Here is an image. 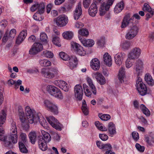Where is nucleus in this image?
Wrapping results in <instances>:
<instances>
[{
	"label": "nucleus",
	"mask_w": 154,
	"mask_h": 154,
	"mask_svg": "<svg viewBox=\"0 0 154 154\" xmlns=\"http://www.w3.org/2000/svg\"><path fill=\"white\" fill-rule=\"evenodd\" d=\"M45 5L43 2L40 3L36 2L30 8V10H44Z\"/></svg>",
	"instance_id": "obj_27"
},
{
	"label": "nucleus",
	"mask_w": 154,
	"mask_h": 154,
	"mask_svg": "<svg viewBox=\"0 0 154 154\" xmlns=\"http://www.w3.org/2000/svg\"><path fill=\"white\" fill-rule=\"evenodd\" d=\"M144 79L149 85L152 86L154 85V80L151 75L149 73H147L145 75Z\"/></svg>",
	"instance_id": "obj_26"
},
{
	"label": "nucleus",
	"mask_w": 154,
	"mask_h": 154,
	"mask_svg": "<svg viewBox=\"0 0 154 154\" xmlns=\"http://www.w3.org/2000/svg\"><path fill=\"white\" fill-rule=\"evenodd\" d=\"M46 91L51 95L58 97V88L54 85H48L46 87Z\"/></svg>",
	"instance_id": "obj_13"
},
{
	"label": "nucleus",
	"mask_w": 154,
	"mask_h": 154,
	"mask_svg": "<svg viewBox=\"0 0 154 154\" xmlns=\"http://www.w3.org/2000/svg\"><path fill=\"white\" fill-rule=\"evenodd\" d=\"M97 43L98 45L100 46H103L105 43V38L104 37H102L98 39Z\"/></svg>",
	"instance_id": "obj_49"
},
{
	"label": "nucleus",
	"mask_w": 154,
	"mask_h": 154,
	"mask_svg": "<svg viewBox=\"0 0 154 154\" xmlns=\"http://www.w3.org/2000/svg\"><path fill=\"white\" fill-rule=\"evenodd\" d=\"M114 1V0H108L106 2L101 3L100 6L101 10H109Z\"/></svg>",
	"instance_id": "obj_20"
},
{
	"label": "nucleus",
	"mask_w": 154,
	"mask_h": 154,
	"mask_svg": "<svg viewBox=\"0 0 154 154\" xmlns=\"http://www.w3.org/2000/svg\"><path fill=\"white\" fill-rule=\"evenodd\" d=\"M141 53V50L138 47H136L133 48L129 53V57L132 60L138 58Z\"/></svg>",
	"instance_id": "obj_9"
},
{
	"label": "nucleus",
	"mask_w": 154,
	"mask_h": 154,
	"mask_svg": "<svg viewBox=\"0 0 154 154\" xmlns=\"http://www.w3.org/2000/svg\"><path fill=\"white\" fill-rule=\"evenodd\" d=\"M71 45L72 47L75 49L78 54L81 56H84L85 54V51L83 47L80 45L75 42H72Z\"/></svg>",
	"instance_id": "obj_10"
},
{
	"label": "nucleus",
	"mask_w": 154,
	"mask_h": 154,
	"mask_svg": "<svg viewBox=\"0 0 154 154\" xmlns=\"http://www.w3.org/2000/svg\"><path fill=\"white\" fill-rule=\"evenodd\" d=\"M131 60H132L128 56L125 62L126 66L127 68L131 67L133 64L132 62L131 61Z\"/></svg>",
	"instance_id": "obj_51"
},
{
	"label": "nucleus",
	"mask_w": 154,
	"mask_h": 154,
	"mask_svg": "<svg viewBox=\"0 0 154 154\" xmlns=\"http://www.w3.org/2000/svg\"><path fill=\"white\" fill-rule=\"evenodd\" d=\"M111 145L109 143L104 144L102 148V149L104 150L110 151L112 149Z\"/></svg>",
	"instance_id": "obj_53"
},
{
	"label": "nucleus",
	"mask_w": 154,
	"mask_h": 154,
	"mask_svg": "<svg viewBox=\"0 0 154 154\" xmlns=\"http://www.w3.org/2000/svg\"><path fill=\"white\" fill-rule=\"evenodd\" d=\"M124 3L123 2L117 4L115 6L114 10H123L124 9Z\"/></svg>",
	"instance_id": "obj_52"
},
{
	"label": "nucleus",
	"mask_w": 154,
	"mask_h": 154,
	"mask_svg": "<svg viewBox=\"0 0 154 154\" xmlns=\"http://www.w3.org/2000/svg\"><path fill=\"white\" fill-rule=\"evenodd\" d=\"M91 68L94 70H98L100 67V63L98 59L95 58L93 59L90 63Z\"/></svg>",
	"instance_id": "obj_18"
},
{
	"label": "nucleus",
	"mask_w": 154,
	"mask_h": 154,
	"mask_svg": "<svg viewBox=\"0 0 154 154\" xmlns=\"http://www.w3.org/2000/svg\"><path fill=\"white\" fill-rule=\"evenodd\" d=\"M43 55L45 57L49 58H51L54 56L53 54L51 52L48 51H45L42 52Z\"/></svg>",
	"instance_id": "obj_48"
},
{
	"label": "nucleus",
	"mask_w": 154,
	"mask_h": 154,
	"mask_svg": "<svg viewBox=\"0 0 154 154\" xmlns=\"http://www.w3.org/2000/svg\"><path fill=\"white\" fill-rule=\"evenodd\" d=\"M140 107L143 113L146 116H149L150 115V112L149 110L143 104L140 105Z\"/></svg>",
	"instance_id": "obj_39"
},
{
	"label": "nucleus",
	"mask_w": 154,
	"mask_h": 154,
	"mask_svg": "<svg viewBox=\"0 0 154 154\" xmlns=\"http://www.w3.org/2000/svg\"><path fill=\"white\" fill-rule=\"evenodd\" d=\"M99 116L102 120L105 121H107L111 118L109 114H100Z\"/></svg>",
	"instance_id": "obj_44"
},
{
	"label": "nucleus",
	"mask_w": 154,
	"mask_h": 154,
	"mask_svg": "<svg viewBox=\"0 0 154 154\" xmlns=\"http://www.w3.org/2000/svg\"><path fill=\"white\" fill-rule=\"evenodd\" d=\"M143 64L142 61L140 60H137L134 67L135 72L138 75H141L143 71Z\"/></svg>",
	"instance_id": "obj_12"
},
{
	"label": "nucleus",
	"mask_w": 154,
	"mask_h": 154,
	"mask_svg": "<svg viewBox=\"0 0 154 154\" xmlns=\"http://www.w3.org/2000/svg\"><path fill=\"white\" fill-rule=\"evenodd\" d=\"M40 65L42 66H48L51 65V63L46 59L40 60L39 61Z\"/></svg>",
	"instance_id": "obj_36"
},
{
	"label": "nucleus",
	"mask_w": 154,
	"mask_h": 154,
	"mask_svg": "<svg viewBox=\"0 0 154 154\" xmlns=\"http://www.w3.org/2000/svg\"><path fill=\"white\" fill-rule=\"evenodd\" d=\"M80 35L83 36H87L89 34L88 30L85 28H82L80 29L78 31Z\"/></svg>",
	"instance_id": "obj_45"
},
{
	"label": "nucleus",
	"mask_w": 154,
	"mask_h": 154,
	"mask_svg": "<svg viewBox=\"0 0 154 154\" xmlns=\"http://www.w3.org/2000/svg\"><path fill=\"white\" fill-rule=\"evenodd\" d=\"M83 87L84 92L86 96L87 97L91 96V92L89 90L88 86L85 84L83 85Z\"/></svg>",
	"instance_id": "obj_41"
},
{
	"label": "nucleus",
	"mask_w": 154,
	"mask_h": 154,
	"mask_svg": "<svg viewBox=\"0 0 154 154\" xmlns=\"http://www.w3.org/2000/svg\"><path fill=\"white\" fill-rule=\"evenodd\" d=\"M108 131L110 136L112 137L116 133L115 126L112 122H110L108 124Z\"/></svg>",
	"instance_id": "obj_29"
},
{
	"label": "nucleus",
	"mask_w": 154,
	"mask_h": 154,
	"mask_svg": "<svg viewBox=\"0 0 154 154\" xmlns=\"http://www.w3.org/2000/svg\"><path fill=\"white\" fill-rule=\"evenodd\" d=\"M137 78L136 81V85L137 87H138V86H139V85H141L143 83L142 82V79L141 78L139 77V76L137 75Z\"/></svg>",
	"instance_id": "obj_58"
},
{
	"label": "nucleus",
	"mask_w": 154,
	"mask_h": 154,
	"mask_svg": "<svg viewBox=\"0 0 154 154\" xmlns=\"http://www.w3.org/2000/svg\"><path fill=\"white\" fill-rule=\"evenodd\" d=\"M41 131L43 135L42 137L44 138V140L47 143L50 142L51 140V137L49 134L43 130H41Z\"/></svg>",
	"instance_id": "obj_35"
},
{
	"label": "nucleus",
	"mask_w": 154,
	"mask_h": 154,
	"mask_svg": "<svg viewBox=\"0 0 154 154\" xmlns=\"http://www.w3.org/2000/svg\"><path fill=\"white\" fill-rule=\"evenodd\" d=\"M82 109L83 112L85 115H87L88 114V111L87 106H86V105H85L83 106H82Z\"/></svg>",
	"instance_id": "obj_60"
},
{
	"label": "nucleus",
	"mask_w": 154,
	"mask_h": 154,
	"mask_svg": "<svg viewBox=\"0 0 154 154\" xmlns=\"http://www.w3.org/2000/svg\"><path fill=\"white\" fill-rule=\"evenodd\" d=\"M68 22V17L65 15H62L58 17V26H65L67 24Z\"/></svg>",
	"instance_id": "obj_16"
},
{
	"label": "nucleus",
	"mask_w": 154,
	"mask_h": 154,
	"mask_svg": "<svg viewBox=\"0 0 154 154\" xmlns=\"http://www.w3.org/2000/svg\"><path fill=\"white\" fill-rule=\"evenodd\" d=\"M29 137L31 143L33 144H35L37 138L36 132L34 131L30 132L29 134Z\"/></svg>",
	"instance_id": "obj_32"
},
{
	"label": "nucleus",
	"mask_w": 154,
	"mask_h": 154,
	"mask_svg": "<svg viewBox=\"0 0 154 154\" xmlns=\"http://www.w3.org/2000/svg\"><path fill=\"white\" fill-rule=\"evenodd\" d=\"M79 38L82 44L85 47H91L94 44V41L93 39H86L81 36H79Z\"/></svg>",
	"instance_id": "obj_11"
},
{
	"label": "nucleus",
	"mask_w": 154,
	"mask_h": 154,
	"mask_svg": "<svg viewBox=\"0 0 154 154\" xmlns=\"http://www.w3.org/2000/svg\"><path fill=\"white\" fill-rule=\"evenodd\" d=\"M92 76L97 79V82L101 85H104L106 83L105 79L103 75L98 72L93 73Z\"/></svg>",
	"instance_id": "obj_15"
},
{
	"label": "nucleus",
	"mask_w": 154,
	"mask_h": 154,
	"mask_svg": "<svg viewBox=\"0 0 154 154\" xmlns=\"http://www.w3.org/2000/svg\"><path fill=\"white\" fill-rule=\"evenodd\" d=\"M22 81L20 79L16 81L12 79H10L8 80V84L10 86L14 85V88L17 89L18 88L19 86L22 84Z\"/></svg>",
	"instance_id": "obj_24"
},
{
	"label": "nucleus",
	"mask_w": 154,
	"mask_h": 154,
	"mask_svg": "<svg viewBox=\"0 0 154 154\" xmlns=\"http://www.w3.org/2000/svg\"><path fill=\"white\" fill-rule=\"evenodd\" d=\"M137 90L140 94L142 96L146 95L147 93V90L145 84H143L141 85H139L137 87Z\"/></svg>",
	"instance_id": "obj_23"
},
{
	"label": "nucleus",
	"mask_w": 154,
	"mask_h": 154,
	"mask_svg": "<svg viewBox=\"0 0 154 154\" xmlns=\"http://www.w3.org/2000/svg\"><path fill=\"white\" fill-rule=\"evenodd\" d=\"M132 23V17H131L129 14H128L125 15L122 20L121 27L122 28H125L127 27L129 24Z\"/></svg>",
	"instance_id": "obj_14"
},
{
	"label": "nucleus",
	"mask_w": 154,
	"mask_h": 154,
	"mask_svg": "<svg viewBox=\"0 0 154 154\" xmlns=\"http://www.w3.org/2000/svg\"><path fill=\"white\" fill-rule=\"evenodd\" d=\"M91 1V0H83V4L85 9H87L88 8Z\"/></svg>",
	"instance_id": "obj_56"
},
{
	"label": "nucleus",
	"mask_w": 154,
	"mask_h": 154,
	"mask_svg": "<svg viewBox=\"0 0 154 154\" xmlns=\"http://www.w3.org/2000/svg\"><path fill=\"white\" fill-rule=\"evenodd\" d=\"M89 86L91 89L92 93L94 95L96 94L97 93L96 88L94 85L93 84Z\"/></svg>",
	"instance_id": "obj_63"
},
{
	"label": "nucleus",
	"mask_w": 154,
	"mask_h": 154,
	"mask_svg": "<svg viewBox=\"0 0 154 154\" xmlns=\"http://www.w3.org/2000/svg\"><path fill=\"white\" fill-rule=\"evenodd\" d=\"M35 120V122L34 123H37L39 122L40 125L43 127H45L46 124V122L45 119L40 114L36 115Z\"/></svg>",
	"instance_id": "obj_17"
},
{
	"label": "nucleus",
	"mask_w": 154,
	"mask_h": 154,
	"mask_svg": "<svg viewBox=\"0 0 154 154\" xmlns=\"http://www.w3.org/2000/svg\"><path fill=\"white\" fill-rule=\"evenodd\" d=\"M18 112L19 116L25 114L23 108L21 106H19L18 107Z\"/></svg>",
	"instance_id": "obj_64"
},
{
	"label": "nucleus",
	"mask_w": 154,
	"mask_h": 154,
	"mask_svg": "<svg viewBox=\"0 0 154 154\" xmlns=\"http://www.w3.org/2000/svg\"><path fill=\"white\" fill-rule=\"evenodd\" d=\"M59 56L61 59L64 60H67L69 58V56L63 52H61L60 53Z\"/></svg>",
	"instance_id": "obj_46"
},
{
	"label": "nucleus",
	"mask_w": 154,
	"mask_h": 154,
	"mask_svg": "<svg viewBox=\"0 0 154 154\" xmlns=\"http://www.w3.org/2000/svg\"><path fill=\"white\" fill-rule=\"evenodd\" d=\"M82 13V10H75L74 12V18L75 20H78Z\"/></svg>",
	"instance_id": "obj_42"
},
{
	"label": "nucleus",
	"mask_w": 154,
	"mask_h": 154,
	"mask_svg": "<svg viewBox=\"0 0 154 154\" xmlns=\"http://www.w3.org/2000/svg\"><path fill=\"white\" fill-rule=\"evenodd\" d=\"M69 64L68 66L71 69H73L76 67L77 64V60L76 57L75 56H71L69 59Z\"/></svg>",
	"instance_id": "obj_21"
},
{
	"label": "nucleus",
	"mask_w": 154,
	"mask_h": 154,
	"mask_svg": "<svg viewBox=\"0 0 154 154\" xmlns=\"http://www.w3.org/2000/svg\"><path fill=\"white\" fill-rule=\"evenodd\" d=\"M26 32V30H23L20 33L19 35L24 39L27 35Z\"/></svg>",
	"instance_id": "obj_61"
},
{
	"label": "nucleus",
	"mask_w": 154,
	"mask_h": 154,
	"mask_svg": "<svg viewBox=\"0 0 154 154\" xmlns=\"http://www.w3.org/2000/svg\"><path fill=\"white\" fill-rule=\"evenodd\" d=\"M133 138L134 140H137L139 139V136L138 133L136 131H134L132 133Z\"/></svg>",
	"instance_id": "obj_59"
},
{
	"label": "nucleus",
	"mask_w": 154,
	"mask_h": 154,
	"mask_svg": "<svg viewBox=\"0 0 154 154\" xmlns=\"http://www.w3.org/2000/svg\"><path fill=\"white\" fill-rule=\"evenodd\" d=\"M58 87L65 91H68L69 89L68 85L65 81L63 80H60L58 82Z\"/></svg>",
	"instance_id": "obj_31"
},
{
	"label": "nucleus",
	"mask_w": 154,
	"mask_h": 154,
	"mask_svg": "<svg viewBox=\"0 0 154 154\" xmlns=\"http://www.w3.org/2000/svg\"><path fill=\"white\" fill-rule=\"evenodd\" d=\"M43 48V46L42 44L39 42L35 43L29 51V53L31 54H36L38 52L41 51Z\"/></svg>",
	"instance_id": "obj_8"
},
{
	"label": "nucleus",
	"mask_w": 154,
	"mask_h": 154,
	"mask_svg": "<svg viewBox=\"0 0 154 154\" xmlns=\"http://www.w3.org/2000/svg\"><path fill=\"white\" fill-rule=\"evenodd\" d=\"M135 147L137 150L140 152H143L144 151L145 149L144 146H140L138 143H136L135 145Z\"/></svg>",
	"instance_id": "obj_57"
},
{
	"label": "nucleus",
	"mask_w": 154,
	"mask_h": 154,
	"mask_svg": "<svg viewBox=\"0 0 154 154\" xmlns=\"http://www.w3.org/2000/svg\"><path fill=\"white\" fill-rule=\"evenodd\" d=\"M20 121L21 122L22 125L23 129L26 130L29 128V125L26 118L25 114L19 116Z\"/></svg>",
	"instance_id": "obj_22"
},
{
	"label": "nucleus",
	"mask_w": 154,
	"mask_h": 154,
	"mask_svg": "<svg viewBox=\"0 0 154 154\" xmlns=\"http://www.w3.org/2000/svg\"><path fill=\"white\" fill-rule=\"evenodd\" d=\"M138 26L135 25L131 27L126 35L125 38L127 39H131L135 37L139 31Z\"/></svg>",
	"instance_id": "obj_3"
},
{
	"label": "nucleus",
	"mask_w": 154,
	"mask_h": 154,
	"mask_svg": "<svg viewBox=\"0 0 154 154\" xmlns=\"http://www.w3.org/2000/svg\"><path fill=\"white\" fill-rule=\"evenodd\" d=\"M125 54L124 53H119L116 54L115 57V62L116 64L119 66L121 65L123 60V58L125 57Z\"/></svg>",
	"instance_id": "obj_19"
},
{
	"label": "nucleus",
	"mask_w": 154,
	"mask_h": 154,
	"mask_svg": "<svg viewBox=\"0 0 154 154\" xmlns=\"http://www.w3.org/2000/svg\"><path fill=\"white\" fill-rule=\"evenodd\" d=\"M47 142H45L44 140V138L42 137H39L38 140V143L39 146V148H42V145H44V143H46Z\"/></svg>",
	"instance_id": "obj_50"
},
{
	"label": "nucleus",
	"mask_w": 154,
	"mask_h": 154,
	"mask_svg": "<svg viewBox=\"0 0 154 154\" xmlns=\"http://www.w3.org/2000/svg\"><path fill=\"white\" fill-rule=\"evenodd\" d=\"M95 125L98 129L100 131H106L107 130V129L104 126H103L102 125V124L100 123V122L99 121L96 122H95Z\"/></svg>",
	"instance_id": "obj_40"
},
{
	"label": "nucleus",
	"mask_w": 154,
	"mask_h": 154,
	"mask_svg": "<svg viewBox=\"0 0 154 154\" xmlns=\"http://www.w3.org/2000/svg\"><path fill=\"white\" fill-rule=\"evenodd\" d=\"M19 138L20 140L19 142H21L23 143H26L27 142V137L25 133L22 132L21 133Z\"/></svg>",
	"instance_id": "obj_43"
},
{
	"label": "nucleus",
	"mask_w": 154,
	"mask_h": 154,
	"mask_svg": "<svg viewBox=\"0 0 154 154\" xmlns=\"http://www.w3.org/2000/svg\"><path fill=\"white\" fill-rule=\"evenodd\" d=\"M18 141V135L17 126L16 123L13 122L11 124L10 132L7 136L4 138L3 142L6 147H11L12 146V143L15 144Z\"/></svg>",
	"instance_id": "obj_1"
},
{
	"label": "nucleus",
	"mask_w": 154,
	"mask_h": 154,
	"mask_svg": "<svg viewBox=\"0 0 154 154\" xmlns=\"http://www.w3.org/2000/svg\"><path fill=\"white\" fill-rule=\"evenodd\" d=\"M124 68L122 67L120 68L118 74L119 79L121 83L124 82V79L125 77Z\"/></svg>",
	"instance_id": "obj_33"
},
{
	"label": "nucleus",
	"mask_w": 154,
	"mask_h": 154,
	"mask_svg": "<svg viewBox=\"0 0 154 154\" xmlns=\"http://www.w3.org/2000/svg\"><path fill=\"white\" fill-rule=\"evenodd\" d=\"M25 110L27 119L29 123L32 124L35 122V116L37 114H35L32 110L28 106H26L25 108Z\"/></svg>",
	"instance_id": "obj_7"
},
{
	"label": "nucleus",
	"mask_w": 154,
	"mask_h": 154,
	"mask_svg": "<svg viewBox=\"0 0 154 154\" xmlns=\"http://www.w3.org/2000/svg\"><path fill=\"white\" fill-rule=\"evenodd\" d=\"M6 115V114L5 111L4 110H2L0 113V140L3 141L5 136L4 135L5 131L1 126L5 122Z\"/></svg>",
	"instance_id": "obj_5"
},
{
	"label": "nucleus",
	"mask_w": 154,
	"mask_h": 154,
	"mask_svg": "<svg viewBox=\"0 0 154 154\" xmlns=\"http://www.w3.org/2000/svg\"><path fill=\"white\" fill-rule=\"evenodd\" d=\"M47 119L48 122L53 128L57 130L58 129L57 119H55L53 116L50 117Z\"/></svg>",
	"instance_id": "obj_28"
},
{
	"label": "nucleus",
	"mask_w": 154,
	"mask_h": 154,
	"mask_svg": "<svg viewBox=\"0 0 154 154\" xmlns=\"http://www.w3.org/2000/svg\"><path fill=\"white\" fill-rule=\"evenodd\" d=\"M62 36L64 39L70 40L73 37V33L71 31H66L63 33Z\"/></svg>",
	"instance_id": "obj_34"
},
{
	"label": "nucleus",
	"mask_w": 154,
	"mask_h": 154,
	"mask_svg": "<svg viewBox=\"0 0 154 154\" xmlns=\"http://www.w3.org/2000/svg\"><path fill=\"white\" fill-rule=\"evenodd\" d=\"M74 96L77 101H81L82 99L83 91L82 87L80 85H77L74 88Z\"/></svg>",
	"instance_id": "obj_6"
},
{
	"label": "nucleus",
	"mask_w": 154,
	"mask_h": 154,
	"mask_svg": "<svg viewBox=\"0 0 154 154\" xmlns=\"http://www.w3.org/2000/svg\"><path fill=\"white\" fill-rule=\"evenodd\" d=\"M148 13L146 15V20H148L149 19L151 18L153 15L154 11L153 10H147Z\"/></svg>",
	"instance_id": "obj_54"
},
{
	"label": "nucleus",
	"mask_w": 154,
	"mask_h": 154,
	"mask_svg": "<svg viewBox=\"0 0 154 154\" xmlns=\"http://www.w3.org/2000/svg\"><path fill=\"white\" fill-rule=\"evenodd\" d=\"M103 60L105 63L108 66L112 64V60L111 56L107 53H106L103 56Z\"/></svg>",
	"instance_id": "obj_25"
},
{
	"label": "nucleus",
	"mask_w": 154,
	"mask_h": 154,
	"mask_svg": "<svg viewBox=\"0 0 154 154\" xmlns=\"http://www.w3.org/2000/svg\"><path fill=\"white\" fill-rule=\"evenodd\" d=\"M100 138L103 141L107 140L108 138L107 135L104 134H99Z\"/></svg>",
	"instance_id": "obj_62"
},
{
	"label": "nucleus",
	"mask_w": 154,
	"mask_h": 154,
	"mask_svg": "<svg viewBox=\"0 0 154 154\" xmlns=\"http://www.w3.org/2000/svg\"><path fill=\"white\" fill-rule=\"evenodd\" d=\"M52 72L48 71L47 68H43L41 71V73L44 77L49 79L54 78L57 74V68L56 67H51L50 68Z\"/></svg>",
	"instance_id": "obj_2"
},
{
	"label": "nucleus",
	"mask_w": 154,
	"mask_h": 154,
	"mask_svg": "<svg viewBox=\"0 0 154 154\" xmlns=\"http://www.w3.org/2000/svg\"><path fill=\"white\" fill-rule=\"evenodd\" d=\"M40 39L42 42H47L48 37L46 34L45 32H42L40 34Z\"/></svg>",
	"instance_id": "obj_47"
},
{
	"label": "nucleus",
	"mask_w": 154,
	"mask_h": 154,
	"mask_svg": "<svg viewBox=\"0 0 154 154\" xmlns=\"http://www.w3.org/2000/svg\"><path fill=\"white\" fill-rule=\"evenodd\" d=\"M43 103L44 106L48 110L54 114H57L58 113V107L57 104L48 100H45Z\"/></svg>",
	"instance_id": "obj_4"
},
{
	"label": "nucleus",
	"mask_w": 154,
	"mask_h": 154,
	"mask_svg": "<svg viewBox=\"0 0 154 154\" xmlns=\"http://www.w3.org/2000/svg\"><path fill=\"white\" fill-rule=\"evenodd\" d=\"M16 31L15 29H11L10 32H8V34H9V36L11 38H14L16 35Z\"/></svg>",
	"instance_id": "obj_55"
},
{
	"label": "nucleus",
	"mask_w": 154,
	"mask_h": 154,
	"mask_svg": "<svg viewBox=\"0 0 154 154\" xmlns=\"http://www.w3.org/2000/svg\"><path fill=\"white\" fill-rule=\"evenodd\" d=\"M131 46V42L128 41L122 42L121 45L122 48L124 50H128Z\"/></svg>",
	"instance_id": "obj_38"
},
{
	"label": "nucleus",
	"mask_w": 154,
	"mask_h": 154,
	"mask_svg": "<svg viewBox=\"0 0 154 154\" xmlns=\"http://www.w3.org/2000/svg\"><path fill=\"white\" fill-rule=\"evenodd\" d=\"M44 10H38L33 15V18L36 20L41 21L44 17L41 15L44 12Z\"/></svg>",
	"instance_id": "obj_30"
},
{
	"label": "nucleus",
	"mask_w": 154,
	"mask_h": 154,
	"mask_svg": "<svg viewBox=\"0 0 154 154\" xmlns=\"http://www.w3.org/2000/svg\"><path fill=\"white\" fill-rule=\"evenodd\" d=\"M26 143H23L21 142H19V146L20 151L23 153H26L27 152L28 150L25 146L24 144Z\"/></svg>",
	"instance_id": "obj_37"
}]
</instances>
